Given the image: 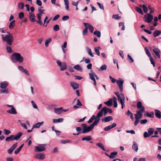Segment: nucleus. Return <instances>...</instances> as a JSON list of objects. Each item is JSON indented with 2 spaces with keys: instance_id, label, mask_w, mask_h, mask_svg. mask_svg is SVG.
Returning <instances> with one entry per match:
<instances>
[{
  "instance_id": "1",
  "label": "nucleus",
  "mask_w": 161,
  "mask_h": 161,
  "mask_svg": "<svg viewBox=\"0 0 161 161\" xmlns=\"http://www.w3.org/2000/svg\"><path fill=\"white\" fill-rule=\"evenodd\" d=\"M7 34L6 35H1L2 39L3 42H6L8 45L11 46L14 41V37L10 32H7Z\"/></svg>"
},
{
  "instance_id": "2",
  "label": "nucleus",
  "mask_w": 161,
  "mask_h": 161,
  "mask_svg": "<svg viewBox=\"0 0 161 161\" xmlns=\"http://www.w3.org/2000/svg\"><path fill=\"white\" fill-rule=\"evenodd\" d=\"M23 57L21 55L17 53H14L11 56L12 61L13 62H15L16 61L19 63H22L24 60Z\"/></svg>"
},
{
  "instance_id": "3",
  "label": "nucleus",
  "mask_w": 161,
  "mask_h": 161,
  "mask_svg": "<svg viewBox=\"0 0 161 161\" xmlns=\"http://www.w3.org/2000/svg\"><path fill=\"white\" fill-rule=\"evenodd\" d=\"M22 135V133L19 132L16 135H11L7 137L5 139L6 141H13L14 140H19Z\"/></svg>"
},
{
  "instance_id": "4",
  "label": "nucleus",
  "mask_w": 161,
  "mask_h": 161,
  "mask_svg": "<svg viewBox=\"0 0 161 161\" xmlns=\"http://www.w3.org/2000/svg\"><path fill=\"white\" fill-rule=\"evenodd\" d=\"M47 146L46 144H39L38 146H35V152H41L46 150V149L44 146Z\"/></svg>"
},
{
  "instance_id": "5",
  "label": "nucleus",
  "mask_w": 161,
  "mask_h": 161,
  "mask_svg": "<svg viewBox=\"0 0 161 161\" xmlns=\"http://www.w3.org/2000/svg\"><path fill=\"white\" fill-rule=\"evenodd\" d=\"M56 63L61 70L63 71L67 69V65L65 63H61L58 60L56 61Z\"/></svg>"
},
{
  "instance_id": "6",
  "label": "nucleus",
  "mask_w": 161,
  "mask_h": 161,
  "mask_svg": "<svg viewBox=\"0 0 161 161\" xmlns=\"http://www.w3.org/2000/svg\"><path fill=\"white\" fill-rule=\"evenodd\" d=\"M153 18V16L150 14L148 13L144 16V21L147 23L151 22Z\"/></svg>"
},
{
  "instance_id": "7",
  "label": "nucleus",
  "mask_w": 161,
  "mask_h": 161,
  "mask_svg": "<svg viewBox=\"0 0 161 161\" xmlns=\"http://www.w3.org/2000/svg\"><path fill=\"white\" fill-rule=\"evenodd\" d=\"M145 108H142V110H139L136 111L137 113L135 114V118L136 119H137V118H139L140 120L142 116V113L144 111Z\"/></svg>"
},
{
  "instance_id": "8",
  "label": "nucleus",
  "mask_w": 161,
  "mask_h": 161,
  "mask_svg": "<svg viewBox=\"0 0 161 161\" xmlns=\"http://www.w3.org/2000/svg\"><path fill=\"white\" fill-rule=\"evenodd\" d=\"M104 113V115H106L108 112V108L106 107L103 108L101 109L98 112L97 114L98 116L101 117L103 116V113Z\"/></svg>"
},
{
  "instance_id": "9",
  "label": "nucleus",
  "mask_w": 161,
  "mask_h": 161,
  "mask_svg": "<svg viewBox=\"0 0 161 161\" xmlns=\"http://www.w3.org/2000/svg\"><path fill=\"white\" fill-rule=\"evenodd\" d=\"M116 82L118 85L120 92H122L123 91V84L124 80L121 78H119L116 81Z\"/></svg>"
},
{
  "instance_id": "10",
  "label": "nucleus",
  "mask_w": 161,
  "mask_h": 161,
  "mask_svg": "<svg viewBox=\"0 0 161 161\" xmlns=\"http://www.w3.org/2000/svg\"><path fill=\"white\" fill-rule=\"evenodd\" d=\"M118 100L120 102L121 104V108L122 109L124 108V106H125L124 103H125V97L123 94L122 93L120 95V96H119L118 97Z\"/></svg>"
},
{
  "instance_id": "11",
  "label": "nucleus",
  "mask_w": 161,
  "mask_h": 161,
  "mask_svg": "<svg viewBox=\"0 0 161 161\" xmlns=\"http://www.w3.org/2000/svg\"><path fill=\"white\" fill-rule=\"evenodd\" d=\"M152 51L155 54V56H154L155 58H156V57L158 58H160V51L158 48L155 47L153 49Z\"/></svg>"
},
{
  "instance_id": "12",
  "label": "nucleus",
  "mask_w": 161,
  "mask_h": 161,
  "mask_svg": "<svg viewBox=\"0 0 161 161\" xmlns=\"http://www.w3.org/2000/svg\"><path fill=\"white\" fill-rule=\"evenodd\" d=\"M100 117L98 116V115L97 114L95 118V120L92 124H91L93 128H94L95 126L97 125L99 123L100 119Z\"/></svg>"
},
{
  "instance_id": "13",
  "label": "nucleus",
  "mask_w": 161,
  "mask_h": 161,
  "mask_svg": "<svg viewBox=\"0 0 161 161\" xmlns=\"http://www.w3.org/2000/svg\"><path fill=\"white\" fill-rule=\"evenodd\" d=\"M17 146V143L14 144L11 147L7 150V153L9 154H11L14 149Z\"/></svg>"
},
{
  "instance_id": "14",
  "label": "nucleus",
  "mask_w": 161,
  "mask_h": 161,
  "mask_svg": "<svg viewBox=\"0 0 161 161\" xmlns=\"http://www.w3.org/2000/svg\"><path fill=\"white\" fill-rule=\"evenodd\" d=\"M93 128L91 125H90L88 126H86L85 129H84V130L82 131L81 133H88L92 130Z\"/></svg>"
},
{
  "instance_id": "15",
  "label": "nucleus",
  "mask_w": 161,
  "mask_h": 161,
  "mask_svg": "<svg viewBox=\"0 0 161 161\" xmlns=\"http://www.w3.org/2000/svg\"><path fill=\"white\" fill-rule=\"evenodd\" d=\"M29 17V20L31 22H33L36 21V16L33 13H30Z\"/></svg>"
},
{
  "instance_id": "16",
  "label": "nucleus",
  "mask_w": 161,
  "mask_h": 161,
  "mask_svg": "<svg viewBox=\"0 0 161 161\" xmlns=\"http://www.w3.org/2000/svg\"><path fill=\"white\" fill-rule=\"evenodd\" d=\"M45 154L43 153H37L35 156V158L39 159H43L45 158Z\"/></svg>"
},
{
  "instance_id": "17",
  "label": "nucleus",
  "mask_w": 161,
  "mask_h": 161,
  "mask_svg": "<svg viewBox=\"0 0 161 161\" xmlns=\"http://www.w3.org/2000/svg\"><path fill=\"white\" fill-rule=\"evenodd\" d=\"M6 112L8 113L13 114H16L17 113L16 110L14 107L10 109L7 110Z\"/></svg>"
},
{
  "instance_id": "18",
  "label": "nucleus",
  "mask_w": 161,
  "mask_h": 161,
  "mask_svg": "<svg viewBox=\"0 0 161 161\" xmlns=\"http://www.w3.org/2000/svg\"><path fill=\"white\" fill-rule=\"evenodd\" d=\"M102 120L103 122H109L110 121L113 120V118L111 116H108L104 117Z\"/></svg>"
},
{
  "instance_id": "19",
  "label": "nucleus",
  "mask_w": 161,
  "mask_h": 161,
  "mask_svg": "<svg viewBox=\"0 0 161 161\" xmlns=\"http://www.w3.org/2000/svg\"><path fill=\"white\" fill-rule=\"evenodd\" d=\"M70 85L74 89H77L79 87V85L78 84L74 82H71L70 83Z\"/></svg>"
},
{
  "instance_id": "20",
  "label": "nucleus",
  "mask_w": 161,
  "mask_h": 161,
  "mask_svg": "<svg viewBox=\"0 0 161 161\" xmlns=\"http://www.w3.org/2000/svg\"><path fill=\"white\" fill-rule=\"evenodd\" d=\"M113 98L109 99L108 101L104 102V103L108 106L110 107L112 105Z\"/></svg>"
},
{
  "instance_id": "21",
  "label": "nucleus",
  "mask_w": 161,
  "mask_h": 161,
  "mask_svg": "<svg viewBox=\"0 0 161 161\" xmlns=\"http://www.w3.org/2000/svg\"><path fill=\"white\" fill-rule=\"evenodd\" d=\"M42 14H37V18L38 19V20H36V22L38 24L40 25H42V21L41 20V17Z\"/></svg>"
},
{
  "instance_id": "22",
  "label": "nucleus",
  "mask_w": 161,
  "mask_h": 161,
  "mask_svg": "<svg viewBox=\"0 0 161 161\" xmlns=\"http://www.w3.org/2000/svg\"><path fill=\"white\" fill-rule=\"evenodd\" d=\"M161 34V31L160 30H156L153 33V35L154 37L159 36Z\"/></svg>"
},
{
  "instance_id": "23",
  "label": "nucleus",
  "mask_w": 161,
  "mask_h": 161,
  "mask_svg": "<svg viewBox=\"0 0 161 161\" xmlns=\"http://www.w3.org/2000/svg\"><path fill=\"white\" fill-rule=\"evenodd\" d=\"M83 24L85 27V28L83 31V35H85L86 34L87 32L88 27H87V25H88V23L84 22Z\"/></svg>"
},
{
  "instance_id": "24",
  "label": "nucleus",
  "mask_w": 161,
  "mask_h": 161,
  "mask_svg": "<svg viewBox=\"0 0 161 161\" xmlns=\"http://www.w3.org/2000/svg\"><path fill=\"white\" fill-rule=\"evenodd\" d=\"M155 112L156 116L159 119L161 118V112L158 109H155Z\"/></svg>"
},
{
  "instance_id": "25",
  "label": "nucleus",
  "mask_w": 161,
  "mask_h": 161,
  "mask_svg": "<svg viewBox=\"0 0 161 161\" xmlns=\"http://www.w3.org/2000/svg\"><path fill=\"white\" fill-rule=\"evenodd\" d=\"M133 143L132 148L133 150L137 152L138 150V147L137 143L135 141H133Z\"/></svg>"
},
{
  "instance_id": "26",
  "label": "nucleus",
  "mask_w": 161,
  "mask_h": 161,
  "mask_svg": "<svg viewBox=\"0 0 161 161\" xmlns=\"http://www.w3.org/2000/svg\"><path fill=\"white\" fill-rule=\"evenodd\" d=\"M43 123V122L42 121L40 122H38L35 124L32 127V129H33L34 128H39L41 125H42Z\"/></svg>"
},
{
  "instance_id": "27",
  "label": "nucleus",
  "mask_w": 161,
  "mask_h": 161,
  "mask_svg": "<svg viewBox=\"0 0 161 161\" xmlns=\"http://www.w3.org/2000/svg\"><path fill=\"white\" fill-rule=\"evenodd\" d=\"M0 84V87L3 89L6 88L8 86V83L5 81L1 82Z\"/></svg>"
},
{
  "instance_id": "28",
  "label": "nucleus",
  "mask_w": 161,
  "mask_h": 161,
  "mask_svg": "<svg viewBox=\"0 0 161 161\" xmlns=\"http://www.w3.org/2000/svg\"><path fill=\"white\" fill-rule=\"evenodd\" d=\"M15 20L12 21L9 24L8 27L9 29H12L14 28L15 25Z\"/></svg>"
},
{
  "instance_id": "29",
  "label": "nucleus",
  "mask_w": 161,
  "mask_h": 161,
  "mask_svg": "<svg viewBox=\"0 0 161 161\" xmlns=\"http://www.w3.org/2000/svg\"><path fill=\"white\" fill-rule=\"evenodd\" d=\"M54 111L57 114H60L62 112V108H55Z\"/></svg>"
},
{
  "instance_id": "30",
  "label": "nucleus",
  "mask_w": 161,
  "mask_h": 161,
  "mask_svg": "<svg viewBox=\"0 0 161 161\" xmlns=\"http://www.w3.org/2000/svg\"><path fill=\"white\" fill-rule=\"evenodd\" d=\"M86 51L88 54L92 57H93L94 56V55L92 53L91 50L88 47H86Z\"/></svg>"
},
{
  "instance_id": "31",
  "label": "nucleus",
  "mask_w": 161,
  "mask_h": 161,
  "mask_svg": "<svg viewBox=\"0 0 161 161\" xmlns=\"http://www.w3.org/2000/svg\"><path fill=\"white\" fill-rule=\"evenodd\" d=\"M139 6L142 8L144 12L146 13L148 12V9L147 6L146 5V4H143L142 5H139Z\"/></svg>"
},
{
  "instance_id": "32",
  "label": "nucleus",
  "mask_w": 161,
  "mask_h": 161,
  "mask_svg": "<svg viewBox=\"0 0 161 161\" xmlns=\"http://www.w3.org/2000/svg\"><path fill=\"white\" fill-rule=\"evenodd\" d=\"M64 4L65 6L66 10L69 11V2L68 0H64Z\"/></svg>"
},
{
  "instance_id": "33",
  "label": "nucleus",
  "mask_w": 161,
  "mask_h": 161,
  "mask_svg": "<svg viewBox=\"0 0 161 161\" xmlns=\"http://www.w3.org/2000/svg\"><path fill=\"white\" fill-rule=\"evenodd\" d=\"M95 75L96 74L93 72H92L89 73L90 78L92 80H94L95 79Z\"/></svg>"
},
{
  "instance_id": "34",
  "label": "nucleus",
  "mask_w": 161,
  "mask_h": 161,
  "mask_svg": "<svg viewBox=\"0 0 161 161\" xmlns=\"http://www.w3.org/2000/svg\"><path fill=\"white\" fill-rule=\"evenodd\" d=\"M92 138L91 136H89L82 138L81 140L82 141L85 140L87 141H89L90 140H92Z\"/></svg>"
},
{
  "instance_id": "35",
  "label": "nucleus",
  "mask_w": 161,
  "mask_h": 161,
  "mask_svg": "<svg viewBox=\"0 0 161 161\" xmlns=\"http://www.w3.org/2000/svg\"><path fill=\"white\" fill-rule=\"evenodd\" d=\"M64 119L63 118H59L57 119H53V123H60L62 122L63 121Z\"/></svg>"
},
{
  "instance_id": "36",
  "label": "nucleus",
  "mask_w": 161,
  "mask_h": 161,
  "mask_svg": "<svg viewBox=\"0 0 161 161\" xmlns=\"http://www.w3.org/2000/svg\"><path fill=\"white\" fill-rule=\"evenodd\" d=\"M24 144L21 145L19 147L17 148L14 151V153L15 154H17L21 150L23 147V146Z\"/></svg>"
},
{
  "instance_id": "37",
  "label": "nucleus",
  "mask_w": 161,
  "mask_h": 161,
  "mask_svg": "<svg viewBox=\"0 0 161 161\" xmlns=\"http://www.w3.org/2000/svg\"><path fill=\"white\" fill-rule=\"evenodd\" d=\"M118 153L117 152H113L111 153L110 155L109 158H114L116 157Z\"/></svg>"
},
{
  "instance_id": "38",
  "label": "nucleus",
  "mask_w": 161,
  "mask_h": 161,
  "mask_svg": "<svg viewBox=\"0 0 161 161\" xmlns=\"http://www.w3.org/2000/svg\"><path fill=\"white\" fill-rule=\"evenodd\" d=\"M137 106L138 109L142 110V108H145L144 107L142 106V103L141 101H139L137 104Z\"/></svg>"
},
{
  "instance_id": "39",
  "label": "nucleus",
  "mask_w": 161,
  "mask_h": 161,
  "mask_svg": "<svg viewBox=\"0 0 161 161\" xmlns=\"http://www.w3.org/2000/svg\"><path fill=\"white\" fill-rule=\"evenodd\" d=\"M135 8L136 11L139 14L141 15L143 14V12L141 8L137 7H136Z\"/></svg>"
},
{
  "instance_id": "40",
  "label": "nucleus",
  "mask_w": 161,
  "mask_h": 161,
  "mask_svg": "<svg viewBox=\"0 0 161 161\" xmlns=\"http://www.w3.org/2000/svg\"><path fill=\"white\" fill-rule=\"evenodd\" d=\"M101 48L100 47H95L94 48V51L96 54L99 56L100 55V53L99 51V49H100Z\"/></svg>"
},
{
  "instance_id": "41",
  "label": "nucleus",
  "mask_w": 161,
  "mask_h": 161,
  "mask_svg": "<svg viewBox=\"0 0 161 161\" xmlns=\"http://www.w3.org/2000/svg\"><path fill=\"white\" fill-rule=\"evenodd\" d=\"M74 68L76 70L81 71H82V69L81 67L78 64L75 65L74 66Z\"/></svg>"
},
{
  "instance_id": "42",
  "label": "nucleus",
  "mask_w": 161,
  "mask_h": 161,
  "mask_svg": "<svg viewBox=\"0 0 161 161\" xmlns=\"http://www.w3.org/2000/svg\"><path fill=\"white\" fill-rule=\"evenodd\" d=\"M113 101L114 102V108H117L118 106L117 103V98L116 97H113Z\"/></svg>"
},
{
  "instance_id": "43",
  "label": "nucleus",
  "mask_w": 161,
  "mask_h": 161,
  "mask_svg": "<svg viewBox=\"0 0 161 161\" xmlns=\"http://www.w3.org/2000/svg\"><path fill=\"white\" fill-rule=\"evenodd\" d=\"M96 145L98 147L101 148L103 150L105 151L106 150L105 149L104 146L103 144L101 143H98L96 144Z\"/></svg>"
},
{
  "instance_id": "44",
  "label": "nucleus",
  "mask_w": 161,
  "mask_h": 161,
  "mask_svg": "<svg viewBox=\"0 0 161 161\" xmlns=\"http://www.w3.org/2000/svg\"><path fill=\"white\" fill-rule=\"evenodd\" d=\"M60 143L63 144H65L67 143H71L72 142L70 140H64L60 141Z\"/></svg>"
},
{
  "instance_id": "45",
  "label": "nucleus",
  "mask_w": 161,
  "mask_h": 161,
  "mask_svg": "<svg viewBox=\"0 0 161 161\" xmlns=\"http://www.w3.org/2000/svg\"><path fill=\"white\" fill-rule=\"evenodd\" d=\"M94 34L96 35L98 37H100L101 36V32L98 30L95 31L94 32Z\"/></svg>"
},
{
  "instance_id": "46",
  "label": "nucleus",
  "mask_w": 161,
  "mask_h": 161,
  "mask_svg": "<svg viewBox=\"0 0 161 161\" xmlns=\"http://www.w3.org/2000/svg\"><path fill=\"white\" fill-rule=\"evenodd\" d=\"M85 61L86 64H88L90 62V59L89 58H86L85 57H83L81 61V62Z\"/></svg>"
},
{
  "instance_id": "47",
  "label": "nucleus",
  "mask_w": 161,
  "mask_h": 161,
  "mask_svg": "<svg viewBox=\"0 0 161 161\" xmlns=\"http://www.w3.org/2000/svg\"><path fill=\"white\" fill-rule=\"evenodd\" d=\"M87 27L90 30V32L92 33L94 30L93 27L92 25H90L89 23H88V25H87Z\"/></svg>"
},
{
  "instance_id": "48",
  "label": "nucleus",
  "mask_w": 161,
  "mask_h": 161,
  "mask_svg": "<svg viewBox=\"0 0 161 161\" xmlns=\"http://www.w3.org/2000/svg\"><path fill=\"white\" fill-rule=\"evenodd\" d=\"M53 30L54 31H57L59 29V26L58 25H56L53 26Z\"/></svg>"
},
{
  "instance_id": "49",
  "label": "nucleus",
  "mask_w": 161,
  "mask_h": 161,
  "mask_svg": "<svg viewBox=\"0 0 161 161\" xmlns=\"http://www.w3.org/2000/svg\"><path fill=\"white\" fill-rule=\"evenodd\" d=\"M107 68V66L106 64L103 65L99 69V71H103L106 70Z\"/></svg>"
},
{
  "instance_id": "50",
  "label": "nucleus",
  "mask_w": 161,
  "mask_h": 161,
  "mask_svg": "<svg viewBox=\"0 0 161 161\" xmlns=\"http://www.w3.org/2000/svg\"><path fill=\"white\" fill-rule=\"evenodd\" d=\"M51 38H49L45 42V46L46 47H47L48 46L49 44L51 42Z\"/></svg>"
},
{
  "instance_id": "51",
  "label": "nucleus",
  "mask_w": 161,
  "mask_h": 161,
  "mask_svg": "<svg viewBox=\"0 0 161 161\" xmlns=\"http://www.w3.org/2000/svg\"><path fill=\"white\" fill-rule=\"evenodd\" d=\"M76 130L78 132V133L76 134L77 135H79L80 133H82L81 131V128L80 127H77L76 128Z\"/></svg>"
},
{
  "instance_id": "52",
  "label": "nucleus",
  "mask_w": 161,
  "mask_h": 161,
  "mask_svg": "<svg viewBox=\"0 0 161 161\" xmlns=\"http://www.w3.org/2000/svg\"><path fill=\"white\" fill-rule=\"evenodd\" d=\"M144 50L146 52V53L147 56L149 58H150L151 57H152L150 52L147 49V47H145L144 48Z\"/></svg>"
},
{
  "instance_id": "53",
  "label": "nucleus",
  "mask_w": 161,
  "mask_h": 161,
  "mask_svg": "<svg viewBox=\"0 0 161 161\" xmlns=\"http://www.w3.org/2000/svg\"><path fill=\"white\" fill-rule=\"evenodd\" d=\"M43 7L42 6L39 7L38 8V10L39 12V14H42L44 13L43 12L44 11V10L43 9Z\"/></svg>"
},
{
  "instance_id": "54",
  "label": "nucleus",
  "mask_w": 161,
  "mask_h": 161,
  "mask_svg": "<svg viewBox=\"0 0 161 161\" xmlns=\"http://www.w3.org/2000/svg\"><path fill=\"white\" fill-rule=\"evenodd\" d=\"M6 49L7 52L8 53H11L13 52L11 47L9 46H6Z\"/></svg>"
},
{
  "instance_id": "55",
  "label": "nucleus",
  "mask_w": 161,
  "mask_h": 161,
  "mask_svg": "<svg viewBox=\"0 0 161 161\" xmlns=\"http://www.w3.org/2000/svg\"><path fill=\"white\" fill-rule=\"evenodd\" d=\"M154 130L153 128H150L148 129V133L150 135V136L152 135L154 132Z\"/></svg>"
},
{
  "instance_id": "56",
  "label": "nucleus",
  "mask_w": 161,
  "mask_h": 161,
  "mask_svg": "<svg viewBox=\"0 0 161 161\" xmlns=\"http://www.w3.org/2000/svg\"><path fill=\"white\" fill-rule=\"evenodd\" d=\"M4 134L6 135H8L11 133V131L6 129H3Z\"/></svg>"
},
{
  "instance_id": "57",
  "label": "nucleus",
  "mask_w": 161,
  "mask_h": 161,
  "mask_svg": "<svg viewBox=\"0 0 161 161\" xmlns=\"http://www.w3.org/2000/svg\"><path fill=\"white\" fill-rule=\"evenodd\" d=\"M150 60L151 62V64H153V66L154 67H155V63L154 60V59L152 57H151L150 58Z\"/></svg>"
},
{
  "instance_id": "58",
  "label": "nucleus",
  "mask_w": 161,
  "mask_h": 161,
  "mask_svg": "<svg viewBox=\"0 0 161 161\" xmlns=\"http://www.w3.org/2000/svg\"><path fill=\"white\" fill-rule=\"evenodd\" d=\"M24 3L23 2L19 3L18 4V8L19 9H22L24 7Z\"/></svg>"
},
{
  "instance_id": "59",
  "label": "nucleus",
  "mask_w": 161,
  "mask_h": 161,
  "mask_svg": "<svg viewBox=\"0 0 161 161\" xmlns=\"http://www.w3.org/2000/svg\"><path fill=\"white\" fill-rule=\"evenodd\" d=\"M127 57L130 60V61H129V62L130 63H132L134 62V60L132 58V57L129 55L128 54L127 55Z\"/></svg>"
},
{
  "instance_id": "60",
  "label": "nucleus",
  "mask_w": 161,
  "mask_h": 161,
  "mask_svg": "<svg viewBox=\"0 0 161 161\" xmlns=\"http://www.w3.org/2000/svg\"><path fill=\"white\" fill-rule=\"evenodd\" d=\"M31 103L32 104V106L33 107L36 109H38V107L36 104V103H35V102L33 101H31Z\"/></svg>"
},
{
  "instance_id": "61",
  "label": "nucleus",
  "mask_w": 161,
  "mask_h": 161,
  "mask_svg": "<svg viewBox=\"0 0 161 161\" xmlns=\"http://www.w3.org/2000/svg\"><path fill=\"white\" fill-rule=\"evenodd\" d=\"M24 17V14L23 12H21L19 14V17L20 19H22Z\"/></svg>"
},
{
  "instance_id": "62",
  "label": "nucleus",
  "mask_w": 161,
  "mask_h": 161,
  "mask_svg": "<svg viewBox=\"0 0 161 161\" xmlns=\"http://www.w3.org/2000/svg\"><path fill=\"white\" fill-rule=\"evenodd\" d=\"M113 18L115 19L118 20L121 18V17L119 16V14L114 15L113 16Z\"/></svg>"
},
{
  "instance_id": "63",
  "label": "nucleus",
  "mask_w": 161,
  "mask_h": 161,
  "mask_svg": "<svg viewBox=\"0 0 161 161\" xmlns=\"http://www.w3.org/2000/svg\"><path fill=\"white\" fill-rule=\"evenodd\" d=\"M95 118L96 117H95V116L94 115H93L91 117V118L88 121V123H91L93 119H95Z\"/></svg>"
},
{
  "instance_id": "64",
  "label": "nucleus",
  "mask_w": 161,
  "mask_h": 161,
  "mask_svg": "<svg viewBox=\"0 0 161 161\" xmlns=\"http://www.w3.org/2000/svg\"><path fill=\"white\" fill-rule=\"evenodd\" d=\"M0 93H3L5 94H8V91L7 90H0Z\"/></svg>"
}]
</instances>
